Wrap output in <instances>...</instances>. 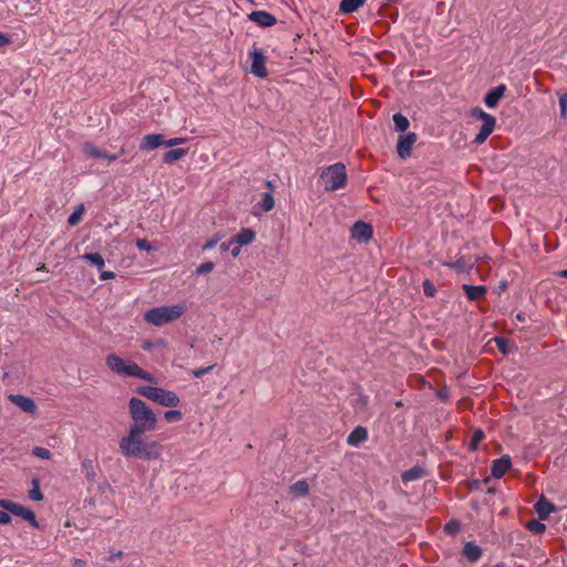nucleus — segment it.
<instances>
[{
  "label": "nucleus",
  "instance_id": "obj_35",
  "mask_svg": "<svg viewBox=\"0 0 567 567\" xmlns=\"http://www.w3.org/2000/svg\"><path fill=\"white\" fill-rule=\"evenodd\" d=\"M29 497L32 501H42L43 494L40 489L39 482L37 480H33V488L29 491Z\"/></svg>",
  "mask_w": 567,
  "mask_h": 567
},
{
  "label": "nucleus",
  "instance_id": "obj_3",
  "mask_svg": "<svg viewBox=\"0 0 567 567\" xmlns=\"http://www.w3.org/2000/svg\"><path fill=\"white\" fill-rule=\"evenodd\" d=\"M185 311L184 305L155 307L145 312L144 320L150 324L161 327L179 319Z\"/></svg>",
  "mask_w": 567,
  "mask_h": 567
},
{
  "label": "nucleus",
  "instance_id": "obj_7",
  "mask_svg": "<svg viewBox=\"0 0 567 567\" xmlns=\"http://www.w3.org/2000/svg\"><path fill=\"white\" fill-rule=\"evenodd\" d=\"M470 115L471 117L481 120L483 122L481 130L474 140L476 144H483L493 133L496 125V118L493 115L484 112L481 107L472 109Z\"/></svg>",
  "mask_w": 567,
  "mask_h": 567
},
{
  "label": "nucleus",
  "instance_id": "obj_61",
  "mask_svg": "<svg viewBox=\"0 0 567 567\" xmlns=\"http://www.w3.org/2000/svg\"><path fill=\"white\" fill-rule=\"evenodd\" d=\"M250 3H254V0H248Z\"/></svg>",
  "mask_w": 567,
  "mask_h": 567
},
{
  "label": "nucleus",
  "instance_id": "obj_55",
  "mask_svg": "<svg viewBox=\"0 0 567 567\" xmlns=\"http://www.w3.org/2000/svg\"><path fill=\"white\" fill-rule=\"evenodd\" d=\"M480 486V481H474L472 484H471V488L475 487V488H478Z\"/></svg>",
  "mask_w": 567,
  "mask_h": 567
},
{
  "label": "nucleus",
  "instance_id": "obj_26",
  "mask_svg": "<svg viewBox=\"0 0 567 567\" xmlns=\"http://www.w3.org/2000/svg\"><path fill=\"white\" fill-rule=\"evenodd\" d=\"M82 467L85 471V477L89 482L94 483L97 478L96 464L93 460L85 458L82 462Z\"/></svg>",
  "mask_w": 567,
  "mask_h": 567
},
{
  "label": "nucleus",
  "instance_id": "obj_25",
  "mask_svg": "<svg viewBox=\"0 0 567 567\" xmlns=\"http://www.w3.org/2000/svg\"><path fill=\"white\" fill-rule=\"evenodd\" d=\"M188 153L187 148H174L166 152L163 156V162L165 164H173L174 162L179 161Z\"/></svg>",
  "mask_w": 567,
  "mask_h": 567
},
{
  "label": "nucleus",
  "instance_id": "obj_54",
  "mask_svg": "<svg viewBox=\"0 0 567 567\" xmlns=\"http://www.w3.org/2000/svg\"><path fill=\"white\" fill-rule=\"evenodd\" d=\"M123 556V553L120 550L115 555L110 557V560H113L114 557L121 558Z\"/></svg>",
  "mask_w": 567,
  "mask_h": 567
},
{
  "label": "nucleus",
  "instance_id": "obj_50",
  "mask_svg": "<svg viewBox=\"0 0 567 567\" xmlns=\"http://www.w3.org/2000/svg\"><path fill=\"white\" fill-rule=\"evenodd\" d=\"M231 244H233V243H230V241H228V243H223V244H221V246H220V248H221L224 251H226V250H228V249H229V246H230Z\"/></svg>",
  "mask_w": 567,
  "mask_h": 567
},
{
  "label": "nucleus",
  "instance_id": "obj_57",
  "mask_svg": "<svg viewBox=\"0 0 567 567\" xmlns=\"http://www.w3.org/2000/svg\"><path fill=\"white\" fill-rule=\"evenodd\" d=\"M458 265H460V261H456L454 264H449V266L452 268L458 267Z\"/></svg>",
  "mask_w": 567,
  "mask_h": 567
},
{
  "label": "nucleus",
  "instance_id": "obj_34",
  "mask_svg": "<svg viewBox=\"0 0 567 567\" xmlns=\"http://www.w3.org/2000/svg\"><path fill=\"white\" fill-rule=\"evenodd\" d=\"M84 213V206L83 205H80L68 218V224L70 226H75L76 224H79V221L81 220L82 218V215Z\"/></svg>",
  "mask_w": 567,
  "mask_h": 567
},
{
  "label": "nucleus",
  "instance_id": "obj_42",
  "mask_svg": "<svg viewBox=\"0 0 567 567\" xmlns=\"http://www.w3.org/2000/svg\"><path fill=\"white\" fill-rule=\"evenodd\" d=\"M186 142V138H183V137H174V138H171V140H164V145L167 146V147H173V146H176V145H179V144H183Z\"/></svg>",
  "mask_w": 567,
  "mask_h": 567
},
{
  "label": "nucleus",
  "instance_id": "obj_52",
  "mask_svg": "<svg viewBox=\"0 0 567 567\" xmlns=\"http://www.w3.org/2000/svg\"><path fill=\"white\" fill-rule=\"evenodd\" d=\"M37 270H39V271H48V268H47L45 264H40L39 267L37 268Z\"/></svg>",
  "mask_w": 567,
  "mask_h": 567
},
{
  "label": "nucleus",
  "instance_id": "obj_18",
  "mask_svg": "<svg viewBox=\"0 0 567 567\" xmlns=\"http://www.w3.org/2000/svg\"><path fill=\"white\" fill-rule=\"evenodd\" d=\"M505 90H506V87L503 84L494 87L492 91H489L485 95V99H484L485 104L488 107H495L498 104L502 96L504 95Z\"/></svg>",
  "mask_w": 567,
  "mask_h": 567
},
{
  "label": "nucleus",
  "instance_id": "obj_5",
  "mask_svg": "<svg viewBox=\"0 0 567 567\" xmlns=\"http://www.w3.org/2000/svg\"><path fill=\"white\" fill-rule=\"evenodd\" d=\"M320 178L322 179L324 188L328 192L343 188L348 181L346 165L343 163H336L330 165L321 172Z\"/></svg>",
  "mask_w": 567,
  "mask_h": 567
},
{
  "label": "nucleus",
  "instance_id": "obj_8",
  "mask_svg": "<svg viewBox=\"0 0 567 567\" xmlns=\"http://www.w3.org/2000/svg\"><path fill=\"white\" fill-rule=\"evenodd\" d=\"M0 507L29 522L32 527H39L35 514L31 509L9 499H0Z\"/></svg>",
  "mask_w": 567,
  "mask_h": 567
},
{
  "label": "nucleus",
  "instance_id": "obj_44",
  "mask_svg": "<svg viewBox=\"0 0 567 567\" xmlns=\"http://www.w3.org/2000/svg\"><path fill=\"white\" fill-rule=\"evenodd\" d=\"M436 396L442 401H447L450 398V391L447 388H442L436 391Z\"/></svg>",
  "mask_w": 567,
  "mask_h": 567
},
{
  "label": "nucleus",
  "instance_id": "obj_2",
  "mask_svg": "<svg viewBox=\"0 0 567 567\" xmlns=\"http://www.w3.org/2000/svg\"><path fill=\"white\" fill-rule=\"evenodd\" d=\"M130 415L133 424L131 430L152 432L157 427V417L152 409L141 399L132 398L128 402Z\"/></svg>",
  "mask_w": 567,
  "mask_h": 567
},
{
  "label": "nucleus",
  "instance_id": "obj_47",
  "mask_svg": "<svg viewBox=\"0 0 567 567\" xmlns=\"http://www.w3.org/2000/svg\"><path fill=\"white\" fill-rule=\"evenodd\" d=\"M9 43H11L10 37L0 32V48L8 45Z\"/></svg>",
  "mask_w": 567,
  "mask_h": 567
},
{
  "label": "nucleus",
  "instance_id": "obj_32",
  "mask_svg": "<svg viewBox=\"0 0 567 567\" xmlns=\"http://www.w3.org/2000/svg\"><path fill=\"white\" fill-rule=\"evenodd\" d=\"M494 342L496 344L497 350L503 353L507 354L509 352V339L504 337H495Z\"/></svg>",
  "mask_w": 567,
  "mask_h": 567
},
{
  "label": "nucleus",
  "instance_id": "obj_40",
  "mask_svg": "<svg viewBox=\"0 0 567 567\" xmlns=\"http://www.w3.org/2000/svg\"><path fill=\"white\" fill-rule=\"evenodd\" d=\"M214 266L215 265L213 261H205L198 266V268L196 269V272L198 275L210 272L214 269Z\"/></svg>",
  "mask_w": 567,
  "mask_h": 567
},
{
  "label": "nucleus",
  "instance_id": "obj_45",
  "mask_svg": "<svg viewBox=\"0 0 567 567\" xmlns=\"http://www.w3.org/2000/svg\"><path fill=\"white\" fill-rule=\"evenodd\" d=\"M11 513L4 511H0V524H9L11 522Z\"/></svg>",
  "mask_w": 567,
  "mask_h": 567
},
{
  "label": "nucleus",
  "instance_id": "obj_48",
  "mask_svg": "<svg viewBox=\"0 0 567 567\" xmlns=\"http://www.w3.org/2000/svg\"><path fill=\"white\" fill-rule=\"evenodd\" d=\"M219 238H213V239H209L208 241H206V244L203 246V249L206 250V249H212L213 247H215V245L218 243Z\"/></svg>",
  "mask_w": 567,
  "mask_h": 567
},
{
  "label": "nucleus",
  "instance_id": "obj_43",
  "mask_svg": "<svg viewBox=\"0 0 567 567\" xmlns=\"http://www.w3.org/2000/svg\"><path fill=\"white\" fill-rule=\"evenodd\" d=\"M214 368V365H208L206 368H199V369H195L192 371V374L195 377V378H202L204 374L208 373L209 371H212V369Z\"/></svg>",
  "mask_w": 567,
  "mask_h": 567
},
{
  "label": "nucleus",
  "instance_id": "obj_30",
  "mask_svg": "<svg viewBox=\"0 0 567 567\" xmlns=\"http://www.w3.org/2000/svg\"><path fill=\"white\" fill-rule=\"evenodd\" d=\"M259 206L264 212H269L275 206V199L271 192L265 193Z\"/></svg>",
  "mask_w": 567,
  "mask_h": 567
},
{
  "label": "nucleus",
  "instance_id": "obj_27",
  "mask_svg": "<svg viewBox=\"0 0 567 567\" xmlns=\"http://www.w3.org/2000/svg\"><path fill=\"white\" fill-rule=\"evenodd\" d=\"M291 492L298 496L303 497L309 494V485L305 480L298 481L290 486Z\"/></svg>",
  "mask_w": 567,
  "mask_h": 567
},
{
  "label": "nucleus",
  "instance_id": "obj_15",
  "mask_svg": "<svg viewBox=\"0 0 567 567\" xmlns=\"http://www.w3.org/2000/svg\"><path fill=\"white\" fill-rule=\"evenodd\" d=\"M249 20L256 22L260 27H272L276 24L277 19L275 16L267 11H252L248 14Z\"/></svg>",
  "mask_w": 567,
  "mask_h": 567
},
{
  "label": "nucleus",
  "instance_id": "obj_19",
  "mask_svg": "<svg viewBox=\"0 0 567 567\" xmlns=\"http://www.w3.org/2000/svg\"><path fill=\"white\" fill-rule=\"evenodd\" d=\"M84 151H85L86 155H89L91 157L105 158L110 162H114L118 158L117 154H109V153L102 152L99 148H96L95 146H93L91 143H85Z\"/></svg>",
  "mask_w": 567,
  "mask_h": 567
},
{
  "label": "nucleus",
  "instance_id": "obj_9",
  "mask_svg": "<svg viewBox=\"0 0 567 567\" xmlns=\"http://www.w3.org/2000/svg\"><path fill=\"white\" fill-rule=\"evenodd\" d=\"M251 58V73L260 79L268 76L266 68V56L261 50L255 49L250 52Z\"/></svg>",
  "mask_w": 567,
  "mask_h": 567
},
{
  "label": "nucleus",
  "instance_id": "obj_31",
  "mask_svg": "<svg viewBox=\"0 0 567 567\" xmlns=\"http://www.w3.org/2000/svg\"><path fill=\"white\" fill-rule=\"evenodd\" d=\"M83 258L89 260L92 265H95L99 269L104 267V259L99 252L85 254Z\"/></svg>",
  "mask_w": 567,
  "mask_h": 567
},
{
  "label": "nucleus",
  "instance_id": "obj_14",
  "mask_svg": "<svg viewBox=\"0 0 567 567\" xmlns=\"http://www.w3.org/2000/svg\"><path fill=\"white\" fill-rule=\"evenodd\" d=\"M534 508L538 515V518L540 520H545L548 518L550 513L555 512L556 506L551 502H549L544 495H542L534 505Z\"/></svg>",
  "mask_w": 567,
  "mask_h": 567
},
{
  "label": "nucleus",
  "instance_id": "obj_51",
  "mask_svg": "<svg viewBox=\"0 0 567 567\" xmlns=\"http://www.w3.org/2000/svg\"><path fill=\"white\" fill-rule=\"evenodd\" d=\"M239 252H240V247H235V248H233V250H231V255H233V256H235V257H236V256H238V255H239Z\"/></svg>",
  "mask_w": 567,
  "mask_h": 567
},
{
  "label": "nucleus",
  "instance_id": "obj_37",
  "mask_svg": "<svg viewBox=\"0 0 567 567\" xmlns=\"http://www.w3.org/2000/svg\"><path fill=\"white\" fill-rule=\"evenodd\" d=\"M164 419L167 422H177L182 420V412L178 410H168L164 413Z\"/></svg>",
  "mask_w": 567,
  "mask_h": 567
},
{
  "label": "nucleus",
  "instance_id": "obj_24",
  "mask_svg": "<svg viewBox=\"0 0 567 567\" xmlns=\"http://www.w3.org/2000/svg\"><path fill=\"white\" fill-rule=\"evenodd\" d=\"M367 0H342L339 6L341 13L348 14L357 11Z\"/></svg>",
  "mask_w": 567,
  "mask_h": 567
},
{
  "label": "nucleus",
  "instance_id": "obj_13",
  "mask_svg": "<svg viewBox=\"0 0 567 567\" xmlns=\"http://www.w3.org/2000/svg\"><path fill=\"white\" fill-rule=\"evenodd\" d=\"M9 400L19 406L23 412L34 414L37 411V404L28 396L21 394H11Z\"/></svg>",
  "mask_w": 567,
  "mask_h": 567
},
{
  "label": "nucleus",
  "instance_id": "obj_16",
  "mask_svg": "<svg viewBox=\"0 0 567 567\" xmlns=\"http://www.w3.org/2000/svg\"><path fill=\"white\" fill-rule=\"evenodd\" d=\"M164 145V136L162 134H147L145 135L140 144L143 151H153Z\"/></svg>",
  "mask_w": 567,
  "mask_h": 567
},
{
  "label": "nucleus",
  "instance_id": "obj_11",
  "mask_svg": "<svg viewBox=\"0 0 567 567\" xmlns=\"http://www.w3.org/2000/svg\"><path fill=\"white\" fill-rule=\"evenodd\" d=\"M373 235V228L370 224L362 220L355 221L351 227V236L360 243H368Z\"/></svg>",
  "mask_w": 567,
  "mask_h": 567
},
{
  "label": "nucleus",
  "instance_id": "obj_33",
  "mask_svg": "<svg viewBox=\"0 0 567 567\" xmlns=\"http://www.w3.org/2000/svg\"><path fill=\"white\" fill-rule=\"evenodd\" d=\"M484 432L482 430H475L472 437H471V441H470V444H468V447L471 451H476L480 443L483 441L484 439Z\"/></svg>",
  "mask_w": 567,
  "mask_h": 567
},
{
  "label": "nucleus",
  "instance_id": "obj_60",
  "mask_svg": "<svg viewBox=\"0 0 567 567\" xmlns=\"http://www.w3.org/2000/svg\"><path fill=\"white\" fill-rule=\"evenodd\" d=\"M150 347H151V344H150V343H145V344L143 346V348H144V349H148Z\"/></svg>",
  "mask_w": 567,
  "mask_h": 567
},
{
  "label": "nucleus",
  "instance_id": "obj_56",
  "mask_svg": "<svg viewBox=\"0 0 567 567\" xmlns=\"http://www.w3.org/2000/svg\"><path fill=\"white\" fill-rule=\"evenodd\" d=\"M558 276H560V277H567V270H560V271L558 272Z\"/></svg>",
  "mask_w": 567,
  "mask_h": 567
},
{
  "label": "nucleus",
  "instance_id": "obj_22",
  "mask_svg": "<svg viewBox=\"0 0 567 567\" xmlns=\"http://www.w3.org/2000/svg\"><path fill=\"white\" fill-rule=\"evenodd\" d=\"M368 437V431L363 426H357L348 436L347 442L350 445H358L364 442Z\"/></svg>",
  "mask_w": 567,
  "mask_h": 567
},
{
  "label": "nucleus",
  "instance_id": "obj_29",
  "mask_svg": "<svg viewBox=\"0 0 567 567\" xmlns=\"http://www.w3.org/2000/svg\"><path fill=\"white\" fill-rule=\"evenodd\" d=\"M526 528L535 534H542L546 529V525L540 522V519H530L526 523Z\"/></svg>",
  "mask_w": 567,
  "mask_h": 567
},
{
  "label": "nucleus",
  "instance_id": "obj_10",
  "mask_svg": "<svg viewBox=\"0 0 567 567\" xmlns=\"http://www.w3.org/2000/svg\"><path fill=\"white\" fill-rule=\"evenodd\" d=\"M416 140L417 135L413 132L399 136L396 152L400 158L405 159L411 156L412 147Z\"/></svg>",
  "mask_w": 567,
  "mask_h": 567
},
{
  "label": "nucleus",
  "instance_id": "obj_39",
  "mask_svg": "<svg viewBox=\"0 0 567 567\" xmlns=\"http://www.w3.org/2000/svg\"><path fill=\"white\" fill-rule=\"evenodd\" d=\"M33 455L42 458V460H49L51 457V452L48 449L37 446L32 451Z\"/></svg>",
  "mask_w": 567,
  "mask_h": 567
},
{
  "label": "nucleus",
  "instance_id": "obj_38",
  "mask_svg": "<svg viewBox=\"0 0 567 567\" xmlns=\"http://www.w3.org/2000/svg\"><path fill=\"white\" fill-rule=\"evenodd\" d=\"M423 292L427 297H434L436 293V289L430 279H425L422 284Z\"/></svg>",
  "mask_w": 567,
  "mask_h": 567
},
{
  "label": "nucleus",
  "instance_id": "obj_17",
  "mask_svg": "<svg viewBox=\"0 0 567 567\" xmlns=\"http://www.w3.org/2000/svg\"><path fill=\"white\" fill-rule=\"evenodd\" d=\"M462 288L470 301L481 300L487 293V288L485 286L463 285Z\"/></svg>",
  "mask_w": 567,
  "mask_h": 567
},
{
  "label": "nucleus",
  "instance_id": "obj_1",
  "mask_svg": "<svg viewBox=\"0 0 567 567\" xmlns=\"http://www.w3.org/2000/svg\"><path fill=\"white\" fill-rule=\"evenodd\" d=\"M145 432L128 430L127 435L120 440L118 447L126 457H136L144 460H156L161 456L163 446L156 441H146L143 435Z\"/></svg>",
  "mask_w": 567,
  "mask_h": 567
},
{
  "label": "nucleus",
  "instance_id": "obj_6",
  "mask_svg": "<svg viewBox=\"0 0 567 567\" xmlns=\"http://www.w3.org/2000/svg\"><path fill=\"white\" fill-rule=\"evenodd\" d=\"M137 393L167 408H175L181 402L175 392L163 388L143 385L137 388Z\"/></svg>",
  "mask_w": 567,
  "mask_h": 567
},
{
  "label": "nucleus",
  "instance_id": "obj_4",
  "mask_svg": "<svg viewBox=\"0 0 567 567\" xmlns=\"http://www.w3.org/2000/svg\"><path fill=\"white\" fill-rule=\"evenodd\" d=\"M105 363L110 370L118 375L135 377L145 381H152V375L144 371L137 363H126L117 354H109L105 359Z\"/></svg>",
  "mask_w": 567,
  "mask_h": 567
},
{
  "label": "nucleus",
  "instance_id": "obj_36",
  "mask_svg": "<svg viewBox=\"0 0 567 567\" xmlns=\"http://www.w3.org/2000/svg\"><path fill=\"white\" fill-rule=\"evenodd\" d=\"M461 529V525L458 520H450L444 526V532L450 535H454L458 533Z\"/></svg>",
  "mask_w": 567,
  "mask_h": 567
},
{
  "label": "nucleus",
  "instance_id": "obj_58",
  "mask_svg": "<svg viewBox=\"0 0 567 567\" xmlns=\"http://www.w3.org/2000/svg\"><path fill=\"white\" fill-rule=\"evenodd\" d=\"M395 405H396L398 408H401V406H403V403H402V401H398V402H395Z\"/></svg>",
  "mask_w": 567,
  "mask_h": 567
},
{
  "label": "nucleus",
  "instance_id": "obj_28",
  "mask_svg": "<svg viewBox=\"0 0 567 567\" xmlns=\"http://www.w3.org/2000/svg\"><path fill=\"white\" fill-rule=\"evenodd\" d=\"M393 122L398 132H405L410 126L409 120L401 113L393 115Z\"/></svg>",
  "mask_w": 567,
  "mask_h": 567
},
{
  "label": "nucleus",
  "instance_id": "obj_12",
  "mask_svg": "<svg viewBox=\"0 0 567 567\" xmlns=\"http://www.w3.org/2000/svg\"><path fill=\"white\" fill-rule=\"evenodd\" d=\"M511 466L512 460L508 455L494 460L491 468L492 476L495 478L503 477Z\"/></svg>",
  "mask_w": 567,
  "mask_h": 567
},
{
  "label": "nucleus",
  "instance_id": "obj_49",
  "mask_svg": "<svg viewBox=\"0 0 567 567\" xmlns=\"http://www.w3.org/2000/svg\"><path fill=\"white\" fill-rule=\"evenodd\" d=\"M114 277H115V274L113 271H102V274H101L102 280L113 279Z\"/></svg>",
  "mask_w": 567,
  "mask_h": 567
},
{
  "label": "nucleus",
  "instance_id": "obj_46",
  "mask_svg": "<svg viewBox=\"0 0 567 567\" xmlns=\"http://www.w3.org/2000/svg\"><path fill=\"white\" fill-rule=\"evenodd\" d=\"M559 105H560V110H561V115L565 116L566 109H567V93H565L564 95L560 96Z\"/></svg>",
  "mask_w": 567,
  "mask_h": 567
},
{
  "label": "nucleus",
  "instance_id": "obj_53",
  "mask_svg": "<svg viewBox=\"0 0 567 567\" xmlns=\"http://www.w3.org/2000/svg\"><path fill=\"white\" fill-rule=\"evenodd\" d=\"M266 186L269 188V192H271V193H272V190H274V184H272V182L267 181V182H266Z\"/></svg>",
  "mask_w": 567,
  "mask_h": 567
},
{
  "label": "nucleus",
  "instance_id": "obj_21",
  "mask_svg": "<svg viewBox=\"0 0 567 567\" xmlns=\"http://www.w3.org/2000/svg\"><path fill=\"white\" fill-rule=\"evenodd\" d=\"M426 474V471L423 466L421 465H414L413 467H411L410 470L408 471H404L401 475V478L404 483H408V482H411V481H415V480H419V478H422L424 477Z\"/></svg>",
  "mask_w": 567,
  "mask_h": 567
},
{
  "label": "nucleus",
  "instance_id": "obj_59",
  "mask_svg": "<svg viewBox=\"0 0 567 567\" xmlns=\"http://www.w3.org/2000/svg\"><path fill=\"white\" fill-rule=\"evenodd\" d=\"M124 153H125V148H124V147H121V150H120V154L122 155V154H124Z\"/></svg>",
  "mask_w": 567,
  "mask_h": 567
},
{
  "label": "nucleus",
  "instance_id": "obj_23",
  "mask_svg": "<svg viewBox=\"0 0 567 567\" xmlns=\"http://www.w3.org/2000/svg\"><path fill=\"white\" fill-rule=\"evenodd\" d=\"M463 554L468 561L474 563L481 558L482 549L480 546L470 542V543L465 544V546L463 548Z\"/></svg>",
  "mask_w": 567,
  "mask_h": 567
},
{
  "label": "nucleus",
  "instance_id": "obj_20",
  "mask_svg": "<svg viewBox=\"0 0 567 567\" xmlns=\"http://www.w3.org/2000/svg\"><path fill=\"white\" fill-rule=\"evenodd\" d=\"M256 237V233L250 228H243L231 240L230 243H236L239 246L249 245L254 241Z\"/></svg>",
  "mask_w": 567,
  "mask_h": 567
},
{
  "label": "nucleus",
  "instance_id": "obj_41",
  "mask_svg": "<svg viewBox=\"0 0 567 567\" xmlns=\"http://www.w3.org/2000/svg\"><path fill=\"white\" fill-rule=\"evenodd\" d=\"M136 246L137 248H140L141 250H146V251H151L153 250V246L151 245V243L145 239V238H138L136 240Z\"/></svg>",
  "mask_w": 567,
  "mask_h": 567
}]
</instances>
